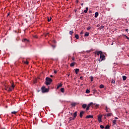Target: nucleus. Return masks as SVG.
I'll use <instances>...</instances> for the list:
<instances>
[{
  "label": "nucleus",
  "mask_w": 129,
  "mask_h": 129,
  "mask_svg": "<svg viewBox=\"0 0 129 129\" xmlns=\"http://www.w3.org/2000/svg\"><path fill=\"white\" fill-rule=\"evenodd\" d=\"M50 77L52 78L53 77V75H50Z\"/></svg>",
  "instance_id": "54"
},
{
  "label": "nucleus",
  "mask_w": 129,
  "mask_h": 129,
  "mask_svg": "<svg viewBox=\"0 0 129 129\" xmlns=\"http://www.w3.org/2000/svg\"><path fill=\"white\" fill-rule=\"evenodd\" d=\"M84 113V111H81L80 112V116L81 118H82Z\"/></svg>",
  "instance_id": "9"
},
{
  "label": "nucleus",
  "mask_w": 129,
  "mask_h": 129,
  "mask_svg": "<svg viewBox=\"0 0 129 129\" xmlns=\"http://www.w3.org/2000/svg\"><path fill=\"white\" fill-rule=\"evenodd\" d=\"M33 38H35V39H37L38 38V36H37V35H34Z\"/></svg>",
  "instance_id": "36"
},
{
  "label": "nucleus",
  "mask_w": 129,
  "mask_h": 129,
  "mask_svg": "<svg viewBox=\"0 0 129 129\" xmlns=\"http://www.w3.org/2000/svg\"><path fill=\"white\" fill-rule=\"evenodd\" d=\"M77 105V103H76V102L71 103V105L73 107H75V106H76Z\"/></svg>",
  "instance_id": "10"
},
{
  "label": "nucleus",
  "mask_w": 129,
  "mask_h": 129,
  "mask_svg": "<svg viewBox=\"0 0 129 129\" xmlns=\"http://www.w3.org/2000/svg\"><path fill=\"white\" fill-rule=\"evenodd\" d=\"M75 38L76 39H77V40H78V39H79V35H78V34H76Z\"/></svg>",
  "instance_id": "23"
},
{
  "label": "nucleus",
  "mask_w": 129,
  "mask_h": 129,
  "mask_svg": "<svg viewBox=\"0 0 129 129\" xmlns=\"http://www.w3.org/2000/svg\"><path fill=\"white\" fill-rule=\"evenodd\" d=\"M49 89H50V88L49 87H48V88H46V87H45V86H43L41 88V90H42V93H45L46 92H49Z\"/></svg>",
  "instance_id": "2"
},
{
  "label": "nucleus",
  "mask_w": 129,
  "mask_h": 129,
  "mask_svg": "<svg viewBox=\"0 0 129 129\" xmlns=\"http://www.w3.org/2000/svg\"><path fill=\"white\" fill-rule=\"evenodd\" d=\"M9 15H10V14H9L8 15V17H9Z\"/></svg>",
  "instance_id": "59"
},
{
  "label": "nucleus",
  "mask_w": 129,
  "mask_h": 129,
  "mask_svg": "<svg viewBox=\"0 0 129 129\" xmlns=\"http://www.w3.org/2000/svg\"><path fill=\"white\" fill-rule=\"evenodd\" d=\"M90 91L89 90H88V89L86 90V93H90Z\"/></svg>",
  "instance_id": "32"
},
{
  "label": "nucleus",
  "mask_w": 129,
  "mask_h": 129,
  "mask_svg": "<svg viewBox=\"0 0 129 129\" xmlns=\"http://www.w3.org/2000/svg\"><path fill=\"white\" fill-rule=\"evenodd\" d=\"M92 13V11H89V13H90V14H91Z\"/></svg>",
  "instance_id": "48"
},
{
  "label": "nucleus",
  "mask_w": 129,
  "mask_h": 129,
  "mask_svg": "<svg viewBox=\"0 0 129 129\" xmlns=\"http://www.w3.org/2000/svg\"><path fill=\"white\" fill-rule=\"evenodd\" d=\"M81 6H83V3H82V4H81Z\"/></svg>",
  "instance_id": "55"
},
{
  "label": "nucleus",
  "mask_w": 129,
  "mask_h": 129,
  "mask_svg": "<svg viewBox=\"0 0 129 129\" xmlns=\"http://www.w3.org/2000/svg\"><path fill=\"white\" fill-rule=\"evenodd\" d=\"M51 47L53 49H54L55 48H56V45H51Z\"/></svg>",
  "instance_id": "30"
},
{
  "label": "nucleus",
  "mask_w": 129,
  "mask_h": 129,
  "mask_svg": "<svg viewBox=\"0 0 129 129\" xmlns=\"http://www.w3.org/2000/svg\"><path fill=\"white\" fill-rule=\"evenodd\" d=\"M100 29H103L104 28V26L102 25V26H100Z\"/></svg>",
  "instance_id": "39"
},
{
  "label": "nucleus",
  "mask_w": 129,
  "mask_h": 129,
  "mask_svg": "<svg viewBox=\"0 0 129 129\" xmlns=\"http://www.w3.org/2000/svg\"><path fill=\"white\" fill-rule=\"evenodd\" d=\"M78 2H79L78 0H77V3H78Z\"/></svg>",
  "instance_id": "58"
},
{
  "label": "nucleus",
  "mask_w": 129,
  "mask_h": 129,
  "mask_svg": "<svg viewBox=\"0 0 129 129\" xmlns=\"http://www.w3.org/2000/svg\"><path fill=\"white\" fill-rule=\"evenodd\" d=\"M89 8L88 7L86 8V10L84 11V12L86 14L88 12Z\"/></svg>",
  "instance_id": "14"
},
{
  "label": "nucleus",
  "mask_w": 129,
  "mask_h": 129,
  "mask_svg": "<svg viewBox=\"0 0 129 129\" xmlns=\"http://www.w3.org/2000/svg\"><path fill=\"white\" fill-rule=\"evenodd\" d=\"M112 122H113V124H116V120H113L112 121Z\"/></svg>",
  "instance_id": "27"
},
{
  "label": "nucleus",
  "mask_w": 129,
  "mask_h": 129,
  "mask_svg": "<svg viewBox=\"0 0 129 129\" xmlns=\"http://www.w3.org/2000/svg\"><path fill=\"white\" fill-rule=\"evenodd\" d=\"M111 83H112L113 84H114V83H115V81L113 80V79H112Z\"/></svg>",
  "instance_id": "29"
},
{
  "label": "nucleus",
  "mask_w": 129,
  "mask_h": 129,
  "mask_svg": "<svg viewBox=\"0 0 129 129\" xmlns=\"http://www.w3.org/2000/svg\"><path fill=\"white\" fill-rule=\"evenodd\" d=\"M54 73H55L56 74V73H57V71H54Z\"/></svg>",
  "instance_id": "47"
},
{
  "label": "nucleus",
  "mask_w": 129,
  "mask_h": 129,
  "mask_svg": "<svg viewBox=\"0 0 129 129\" xmlns=\"http://www.w3.org/2000/svg\"><path fill=\"white\" fill-rule=\"evenodd\" d=\"M80 79H81V80H83V77H82V76H81V77H80Z\"/></svg>",
  "instance_id": "44"
},
{
  "label": "nucleus",
  "mask_w": 129,
  "mask_h": 129,
  "mask_svg": "<svg viewBox=\"0 0 129 129\" xmlns=\"http://www.w3.org/2000/svg\"><path fill=\"white\" fill-rule=\"evenodd\" d=\"M100 127L101 128H103L104 127V126H103V125H101Z\"/></svg>",
  "instance_id": "37"
},
{
  "label": "nucleus",
  "mask_w": 129,
  "mask_h": 129,
  "mask_svg": "<svg viewBox=\"0 0 129 129\" xmlns=\"http://www.w3.org/2000/svg\"><path fill=\"white\" fill-rule=\"evenodd\" d=\"M109 127H110V126H109V125H107L105 127V129H109Z\"/></svg>",
  "instance_id": "25"
},
{
  "label": "nucleus",
  "mask_w": 129,
  "mask_h": 129,
  "mask_svg": "<svg viewBox=\"0 0 129 129\" xmlns=\"http://www.w3.org/2000/svg\"><path fill=\"white\" fill-rule=\"evenodd\" d=\"M79 72V69H76L75 70V73H76V74H78V73Z\"/></svg>",
  "instance_id": "16"
},
{
  "label": "nucleus",
  "mask_w": 129,
  "mask_h": 129,
  "mask_svg": "<svg viewBox=\"0 0 129 129\" xmlns=\"http://www.w3.org/2000/svg\"><path fill=\"white\" fill-rule=\"evenodd\" d=\"M93 105H95V107H96V108H97V107H98V106H99V104H95V103H93Z\"/></svg>",
  "instance_id": "21"
},
{
  "label": "nucleus",
  "mask_w": 129,
  "mask_h": 129,
  "mask_svg": "<svg viewBox=\"0 0 129 129\" xmlns=\"http://www.w3.org/2000/svg\"><path fill=\"white\" fill-rule=\"evenodd\" d=\"M82 107H83V108H84V109L86 108V107H87V104H83Z\"/></svg>",
  "instance_id": "13"
},
{
  "label": "nucleus",
  "mask_w": 129,
  "mask_h": 129,
  "mask_svg": "<svg viewBox=\"0 0 129 129\" xmlns=\"http://www.w3.org/2000/svg\"><path fill=\"white\" fill-rule=\"evenodd\" d=\"M90 106L93 107V102H91L88 105L87 107L86 108L87 111L89 110Z\"/></svg>",
  "instance_id": "4"
},
{
  "label": "nucleus",
  "mask_w": 129,
  "mask_h": 129,
  "mask_svg": "<svg viewBox=\"0 0 129 129\" xmlns=\"http://www.w3.org/2000/svg\"><path fill=\"white\" fill-rule=\"evenodd\" d=\"M60 91L61 92H62V93H64V92L65 91V90L64 89V88H61L60 89Z\"/></svg>",
  "instance_id": "20"
},
{
  "label": "nucleus",
  "mask_w": 129,
  "mask_h": 129,
  "mask_svg": "<svg viewBox=\"0 0 129 129\" xmlns=\"http://www.w3.org/2000/svg\"><path fill=\"white\" fill-rule=\"evenodd\" d=\"M69 113H70L71 114V115H72V113L70 112H69Z\"/></svg>",
  "instance_id": "51"
},
{
  "label": "nucleus",
  "mask_w": 129,
  "mask_h": 129,
  "mask_svg": "<svg viewBox=\"0 0 129 129\" xmlns=\"http://www.w3.org/2000/svg\"><path fill=\"white\" fill-rule=\"evenodd\" d=\"M100 88L101 89L104 88V86L103 85H100Z\"/></svg>",
  "instance_id": "28"
},
{
  "label": "nucleus",
  "mask_w": 129,
  "mask_h": 129,
  "mask_svg": "<svg viewBox=\"0 0 129 129\" xmlns=\"http://www.w3.org/2000/svg\"><path fill=\"white\" fill-rule=\"evenodd\" d=\"M76 116H77V111H76V112L74 113V117H76Z\"/></svg>",
  "instance_id": "24"
},
{
  "label": "nucleus",
  "mask_w": 129,
  "mask_h": 129,
  "mask_svg": "<svg viewBox=\"0 0 129 129\" xmlns=\"http://www.w3.org/2000/svg\"><path fill=\"white\" fill-rule=\"evenodd\" d=\"M125 37L126 38V39H127V40H129L128 37H127V36H126Z\"/></svg>",
  "instance_id": "46"
},
{
  "label": "nucleus",
  "mask_w": 129,
  "mask_h": 129,
  "mask_svg": "<svg viewBox=\"0 0 129 129\" xmlns=\"http://www.w3.org/2000/svg\"><path fill=\"white\" fill-rule=\"evenodd\" d=\"M122 79H123V81H125V80H126V76H122Z\"/></svg>",
  "instance_id": "15"
},
{
  "label": "nucleus",
  "mask_w": 129,
  "mask_h": 129,
  "mask_svg": "<svg viewBox=\"0 0 129 129\" xmlns=\"http://www.w3.org/2000/svg\"><path fill=\"white\" fill-rule=\"evenodd\" d=\"M127 31H128V29H125V31H126V32H127Z\"/></svg>",
  "instance_id": "49"
},
{
  "label": "nucleus",
  "mask_w": 129,
  "mask_h": 129,
  "mask_svg": "<svg viewBox=\"0 0 129 129\" xmlns=\"http://www.w3.org/2000/svg\"><path fill=\"white\" fill-rule=\"evenodd\" d=\"M72 59L73 61H74L75 60V57H74V56L72 58Z\"/></svg>",
  "instance_id": "41"
},
{
  "label": "nucleus",
  "mask_w": 129,
  "mask_h": 129,
  "mask_svg": "<svg viewBox=\"0 0 129 129\" xmlns=\"http://www.w3.org/2000/svg\"><path fill=\"white\" fill-rule=\"evenodd\" d=\"M102 118V115H98V120L99 121V122H102V121L101 120Z\"/></svg>",
  "instance_id": "5"
},
{
  "label": "nucleus",
  "mask_w": 129,
  "mask_h": 129,
  "mask_svg": "<svg viewBox=\"0 0 129 129\" xmlns=\"http://www.w3.org/2000/svg\"><path fill=\"white\" fill-rule=\"evenodd\" d=\"M115 119H118V118H117V117H115Z\"/></svg>",
  "instance_id": "50"
},
{
  "label": "nucleus",
  "mask_w": 129,
  "mask_h": 129,
  "mask_svg": "<svg viewBox=\"0 0 129 129\" xmlns=\"http://www.w3.org/2000/svg\"><path fill=\"white\" fill-rule=\"evenodd\" d=\"M103 60H105V55L102 53L101 55H100V61L101 62V61H103Z\"/></svg>",
  "instance_id": "3"
},
{
  "label": "nucleus",
  "mask_w": 129,
  "mask_h": 129,
  "mask_svg": "<svg viewBox=\"0 0 129 129\" xmlns=\"http://www.w3.org/2000/svg\"><path fill=\"white\" fill-rule=\"evenodd\" d=\"M48 35H49V33H47V34H46V36H48Z\"/></svg>",
  "instance_id": "52"
},
{
  "label": "nucleus",
  "mask_w": 129,
  "mask_h": 129,
  "mask_svg": "<svg viewBox=\"0 0 129 129\" xmlns=\"http://www.w3.org/2000/svg\"><path fill=\"white\" fill-rule=\"evenodd\" d=\"M90 29H91V27H88L87 28V30H89Z\"/></svg>",
  "instance_id": "40"
},
{
  "label": "nucleus",
  "mask_w": 129,
  "mask_h": 129,
  "mask_svg": "<svg viewBox=\"0 0 129 129\" xmlns=\"http://www.w3.org/2000/svg\"><path fill=\"white\" fill-rule=\"evenodd\" d=\"M95 54H97V55L98 56H99V55H100V56H101L102 54V51H96V52H95Z\"/></svg>",
  "instance_id": "7"
},
{
  "label": "nucleus",
  "mask_w": 129,
  "mask_h": 129,
  "mask_svg": "<svg viewBox=\"0 0 129 129\" xmlns=\"http://www.w3.org/2000/svg\"><path fill=\"white\" fill-rule=\"evenodd\" d=\"M12 113L13 114H16V113H17V111L12 112Z\"/></svg>",
  "instance_id": "35"
},
{
  "label": "nucleus",
  "mask_w": 129,
  "mask_h": 129,
  "mask_svg": "<svg viewBox=\"0 0 129 129\" xmlns=\"http://www.w3.org/2000/svg\"><path fill=\"white\" fill-rule=\"evenodd\" d=\"M105 107H106L105 110L106 112H109V110H108V108H107V106H106Z\"/></svg>",
  "instance_id": "26"
},
{
  "label": "nucleus",
  "mask_w": 129,
  "mask_h": 129,
  "mask_svg": "<svg viewBox=\"0 0 129 129\" xmlns=\"http://www.w3.org/2000/svg\"><path fill=\"white\" fill-rule=\"evenodd\" d=\"M99 14H98V12H96L95 13V18H97V17H98V15H99Z\"/></svg>",
  "instance_id": "17"
},
{
  "label": "nucleus",
  "mask_w": 129,
  "mask_h": 129,
  "mask_svg": "<svg viewBox=\"0 0 129 129\" xmlns=\"http://www.w3.org/2000/svg\"><path fill=\"white\" fill-rule=\"evenodd\" d=\"M92 117H93V115H88L86 117V118H92Z\"/></svg>",
  "instance_id": "12"
},
{
  "label": "nucleus",
  "mask_w": 129,
  "mask_h": 129,
  "mask_svg": "<svg viewBox=\"0 0 129 129\" xmlns=\"http://www.w3.org/2000/svg\"><path fill=\"white\" fill-rule=\"evenodd\" d=\"M5 90H6L7 91H9V92L13 91V89L11 87H6Z\"/></svg>",
  "instance_id": "6"
},
{
  "label": "nucleus",
  "mask_w": 129,
  "mask_h": 129,
  "mask_svg": "<svg viewBox=\"0 0 129 129\" xmlns=\"http://www.w3.org/2000/svg\"><path fill=\"white\" fill-rule=\"evenodd\" d=\"M83 31H81V32H80V35H83Z\"/></svg>",
  "instance_id": "43"
},
{
  "label": "nucleus",
  "mask_w": 129,
  "mask_h": 129,
  "mask_svg": "<svg viewBox=\"0 0 129 129\" xmlns=\"http://www.w3.org/2000/svg\"><path fill=\"white\" fill-rule=\"evenodd\" d=\"M73 120H74V119H75V117H74V118H73Z\"/></svg>",
  "instance_id": "53"
},
{
  "label": "nucleus",
  "mask_w": 129,
  "mask_h": 129,
  "mask_svg": "<svg viewBox=\"0 0 129 129\" xmlns=\"http://www.w3.org/2000/svg\"><path fill=\"white\" fill-rule=\"evenodd\" d=\"M12 89H14V88H15V85H14L13 84L12 85Z\"/></svg>",
  "instance_id": "34"
},
{
  "label": "nucleus",
  "mask_w": 129,
  "mask_h": 129,
  "mask_svg": "<svg viewBox=\"0 0 129 129\" xmlns=\"http://www.w3.org/2000/svg\"><path fill=\"white\" fill-rule=\"evenodd\" d=\"M73 119H74L73 118V117H70V121H71V120H73Z\"/></svg>",
  "instance_id": "33"
},
{
  "label": "nucleus",
  "mask_w": 129,
  "mask_h": 129,
  "mask_svg": "<svg viewBox=\"0 0 129 129\" xmlns=\"http://www.w3.org/2000/svg\"><path fill=\"white\" fill-rule=\"evenodd\" d=\"M69 122H70V121H69Z\"/></svg>",
  "instance_id": "60"
},
{
  "label": "nucleus",
  "mask_w": 129,
  "mask_h": 129,
  "mask_svg": "<svg viewBox=\"0 0 129 129\" xmlns=\"http://www.w3.org/2000/svg\"><path fill=\"white\" fill-rule=\"evenodd\" d=\"M74 65H75V62H72V63L70 64L71 67H74Z\"/></svg>",
  "instance_id": "19"
},
{
  "label": "nucleus",
  "mask_w": 129,
  "mask_h": 129,
  "mask_svg": "<svg viewBox=\"0 0 129 129\" xmlns=\"http://www.w3.org/2000/svg\"><path fill=\"white\" fill-rule=\"evenodd\" d=\"M45 80L46 85H50V84H51V83L53 82V80L49 77H46Z\"/></svg>",
  "instance_id": "1"
},
{
  "label": "nucleus",
  "mask_w": 129,
  "mask_h": 129,
  "mask_svg": "<svg viewBox=\"0 0 129 129\" xmlns=\"http://www.w3.org/2000/svg\"><path fill=\"white\" fill-rule=\"evenodd\" d=\"M69 76H70V75H68V77H69Z\"/></svg>",
  "instance_id": "57"
},
{
  "label": "nucleus",
  "mask_w": 129,
  "mask_h": 129,
  "mask_svg": "<svg viewBox=\"0 0 129 129\" xmlns=\"http://www.w3.org/2000/svg\"><path fill=\"white\" fill-rule=\"evenodd\" d=\"M22 42H24V43H28L30 42V41L26 38H24L22 40Z\"/></svg>",
  "instance_id": "8"
},
{
  "label": "nucleus",
  "mask_w": 129,
  "mask_h": 129,
  "mask_svg": "<svg viewBox=\"0 0 129 129\" xmlns=\"http://www.w3.org/2000/svg\"><path fill=\"white\" fill-rule=\"evenodd\" d=\"M83 86V84H81V86Z\"/></svg>",
  "instance_id": "56"
},
{
  "label": "nucleus",
  "mask_w": 129,
  "mask_h": 129,
  "mask_svg": "<svg viewBox=\"0 0 129 129\" xmlns=\"http://www.w3.org/2000/svg\"><path fill=\"white\" fill-rule=\"evenodd\" d=\"M84 36H85V37H88V36H89V32H86Z\"/></svg>",
  "instance_id": "18"
},
{
  "label": "nucleus",
  "mask_w": 129,
  "mask_h": 129,
  "mask_svg": "<svg viewBox=\"0 0 129 129\" xmlns=\"http://www.w3.org/2000/svg\"><path fill=\"white\" fill-rule=\"evenodd\" d=\"M112 113H109L105 114V116H111Z\"/></svg>",
  "instance_id": "11"
},
{
  "label": "nucleus",
  "mask_w": 129,
  "mask_h": 129,
  "mask_svg": "<svg viewBox=\"0 0 129 129\" xmlns=\"http://www.w3.org/2000/svg\"><path fill=\"white\" fill-rule=\"evenodd\" d=\"M91 81L92 82L93 81V77H91Z\"/></svg>",
  "instance_id": "42"
},
{
  "label": "nucleus",
  "mask_w": 129,
  "mask_h": 129,
  "mask_svg": "<svg viewBox=\"0 0 129 129\" xmlns=\"http://www.w3.org/2000/svg\"><path fill=\"white\" fill-rule=\"evenodd\" d=\"M62 84H60L59 85L57 86V89H58V88H60V87H62Z\"/></svg>",
  "instance_id": "22"
},
{
  "label": "nucleus",
  "mask_w": 129,
  "mask_h": 129,
  "mask_svg": "<svg viewBox=\"0 0 129 129\" xmlns=\"http://www.w3.org/2000/svg\"><path fill=\"white\" fill-rule=\"evenodd\" d=\"M69 34H70V35H72V34H73V30L70 31L69 32Z\"/></svg>",
  "instance_id": "31"
},
{
  "label": "nucleus",
  "mask_w": 129,
  "mask_h": 129,
  "mask_svg": "<svg viewBox=\"0 0 129 129\" xmlns=\"http://www.w3.org/2000/svg\"><path fill=\"white\" fill-rule=\"evenodd\" d=\"M51 20H52V18H50V19H49V18L48 19V22H51Z\"/></svg>",
  "instance_id": "38"
},
{
  "label": "nucleus",
  "mask_w": 129,
  "mask_h": 129,
  "mask_svg": "<svg viewBox=\"0 0 129 129\" xmlns=\"http://www.w3.org/2000/svg\"><path fill=\"white\" fill-rule=\"evenodd\" d=\"M25 64H27V65H28V64H29L28 61H25Z\"/></svg>",
  "instance_id": "45"
}]
</instances>
